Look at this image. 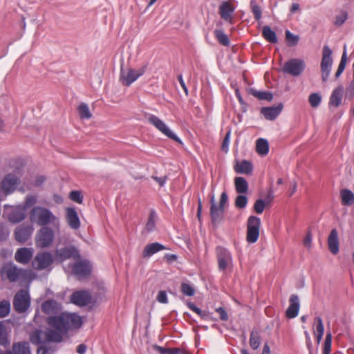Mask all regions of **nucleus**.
<instances>
[{
	"mask_svg": "<svg viewBox=\"0 0 354 354\" xmlns=\"http://www.w3.org/2000/svg\"><path fill=\"white\" fill-rule=\"evenodd\" d=\"M9 235V230L3 225H0V239H6Z\"/></svg>",
	"mask_w": 354,
	"mask_h": 354,
	"instance_id": "nucleus-62",
	"label": "nucleus"
},
{
	"mask_svg": "<svg viewBox=\"0 0 354 354\" xmlns=\"http://www.w3.org/2000/svg\"><path fill=\"white\" fill-rule=\"evenodd\" d=\"M305 62L301 59H290L283 64L282 71L292 76H299L305 70Z\"/></svg>",
	"mask_w": 354,
	"mask_h": 354,
	"instance_id": "nucleus-11",
	"label": "nucleus"
},
{
	"mask_svg": "<svg viewBox=\"0 0 354 354\" xmlns=\"http://www.w3.org/2000/svg\"><path fill=\"white\" fill-rule=\"evenodd\" d=\"M322 101L321 95L317 93H311L308 97V102L313 108H317Z\"/></svg>",
	"mask_w": 354,
	"mask_h": 354,
	"instance_id": "nucleus-43",
	"label": "nucleus"
},
{
	"mask_svg": "<svg viewBox=\"0 0 354 354\" xmlns=\"http://www.w3.org/2000/svg\"><path fill=\"white\" fill-rule=\"evenodd\" d=\"M252 94L261 100L271 101L273 99V95L270 92L268 91H252Z\"/></svg>",
	"mask_w": 354,
	"mask_h": 354,
	"instance_id": "nucleus-40",
	"label": "nucleus"
},
{
	"mask_svg": "<svg viewBox=\"0 0 354 354\" xmlns=\"http://www.w3.org/2000/svg\"><path fill=\"white\" fill-rule=\"evenodd\" d=\"M347 19V13L346 12H342L336 16L335 24L337 26L342 25Z\"/></svg>",
	"mask_w": 354,
	"mask_h": 354,
	"instance_id": "nucleus-56",
	"label": "nucleus"
},
{
	"mask_svg": "<svg viewBox=\"0 0 354 354\" xmlns=\"http://www.w3.org/2000/svg\"><path fill=\"white\" fill-rule=\"evenodd\" d=\"M44 332H42L41 330H36L35 332H34L30 337L31 342L35 344L42 343V341L41 340V337L44 335Z\"/></svg>",
	"mask_w": 354,
	"mask_h": 354,
	"instance_id": "nucleus-53",
	"label": "nucleus"
},
{
	"mask_svg": "<svg viewBox=\"0 0 354 354\" xmlns=\"http://www.w3.org/2000/svg\"><path fill=\"white\" fill-rule=\"evenodd\" d=\"M154 348L161 354H174L176 353L175 349L165 348L158 345L154 346Z\"/></svg>",
	"mask_w": 354,
	"mask_h": 354,
	"instance_id": "nucleus-58",
	"label": "nucleus"
},
{
	"mask_svg": "<svg viewBox=\"0 0 354 354\" xmlns=\"http://www.w3.org/2000/svg\"><path fill=\"white\" fill-rule=\"evenodd\" d=\"M216 312L220 315V319L222 321H227L229 319L228 314L223 307H219L216 309Z\"/></svg>",
	"mask_w": 354,
	"mask_h": 354,
	"instance_id": "nucleus-59",
	"label": "nucleus"
},
{
	"mask_svg": "<svg viewBox=\"0 0 354 354\" xmlns=\"http://www.w3.org/2000/svg\"><path fill=\"white\" fill-rule=\"evenodd\" d=\"M47 323L49 326L55 328L59 332L62 333L66 331L64 313L59 316L49 317L47 319Z\"/></svg>",
	"mask_w": 354,
	"mask_h": 354,
	"instance_id": "nucleus-23",
	"label": "nucleus"
},
{
	"mask_svg": "<svg viewBox=\"0 0 354 354\" xmlns=\"http://www.w3.org/2000/svg\"><path fill=\"white\" fill-rule=\"evenodd\" d=\"M331 345H332V335L330 333H328L326 334L325 341H324L323 354H330Z\"/></svg>",
	"mask_w": 354,
	"mask_h": 354,
	"instance_id": "nucleus-47",
	"label": "nucleus"
},
{
	"mask_svg": "<svg viewBox=\"0 0 354 354\" xmlns=\"http://www.w3.org/2000/svg\"><path fill=\"white\" fill-rule=\"evenodd\" d=\"M234 204L237 208H245L248 204V198L244 195H239L235 199Z\"/></svg>",
	"mask_w": 354,
	"mask_h": 354,
	"instance_id": "nucleus-48",
	"label": "nucleus"
},
{
	"mask_svg": "<svg viewBox=\"0 0 354 354\" xmlns=\"http://www.w3.org/2000/svg\"><path fill=\"white\" fill-rule=\"evenodd\" d=\"M33 231L34 227L31 224L23 223L15 229V240L20 243H24L30 238Z\"/></svg>",
	"mask_w": 354,
	"mask_h": 354,
	"instance_id": "nucleus-15",
	"label": "nucleus"
},
{
	"mask_svg": "<svg viewBox=\"0 0 354 354\" xmlns=\"http://www.w3.org/2000/svg\"><path fill=\"white\" fill-rule=\"evenodd\" d=\"M73 259L78 260L80 254L76 248L73 245L66 246L55 251V259L57 262H63L67 259Z\"/></svg>",
	"mask_w": 354,
	"mask_h": 354,
	"instance_id": "nucleus-13",
	"label": "nucleus"
},
{
	"mask_svg": "<svg viewBox=\"0 0 354 354\" xmlns=\"http://www.w3.org/2000/svg\"><path fill=\"white\" fill-rule=\"evenodd\" d=\"M26 270L19 268L13 263H4L0 269V276L2 280L15 283L22 281L26 278Z\"/></svg>",
	"mask_w": 354,
	"mask_h": 354,
	"instance_id": "nucleus-2",
	"label": "nucleus"
},
{
	"mask_svg": "<svg viewBox=\"0 0 354 354\" xmlns=\"http://www.w3.org/2000/svg\"><path fill=\"white\" fill-rule=\"evenodd\" d=\"M234 169L237 174H250L252 171L253 167L250 162L242 160L241 162H236L234 166Z\"/></svg>",
	"mask_w": 354,
	"mask_h": 354,
	"instance_id": "nucleus-29",
	"label": "nucleus"
},
{
	"mask_svg": "<svg viewBox=\"0 0 354 354\" xmlns=\"http://www.w3.org/2000/svg\"><path fill=\"white\" fill-rule=\"evenodd\" d=\"M261 219L255 216H250L247 221L246 241L249 243H256L259 237Z\"/></svg>",
	"mask_w": 354,
	"mask_h": 354,
	"instance_id": "nucleus-6",
	"label": "nucleus"
},
{
	"mask_svg": "<svg viewBox=\"0 0 354 354\" xmlns=\"http://www.w3.org/2000/svg\"><path fill=\"white\" fill-rule=\"evenodd\" d=\"M37 202V197L33 195H28L26 197L24 204L22 205V207H24L26 209L27 207H29L30 206H32L35 205Z\"/></svg>",
	"mask_w": 354,
	"mask_h": 354,
	"instance_id": "nucleus-55",
	"label": "nucleus"
},
{
	"mask_svg": "<svg viewBox=\"0 0 354 354\" xmlns=\"http://www.w3.org/2000/svg\"><path fill=\"white\" fill-rule=\"evenodd\" d=\"M290 305L286 310V315L289 319H292L298 315L299 310V299L297 295H292L289 299Z\"/></svg>",
	"mask_w": 354,
	"mask_h": 354,
	"instance_id": "nucleus-22",
	"label": "nucleus"
},
{
	"mask_svg": "<svg viewBox=\"0 0 354 354\" xmlns=\"http://www.w3.org/2000/svg\"><path fill=\"white\" fill-rule=\"evenodd\" d=\"M91 271V266L88 261H79L73 265V273L79 278L88 277Z\"/></svg>",
	"mask_w": 354,
	"mask_h": 354,
	"instance_id": "nucleus-17",
	"label": "nucleus"
},
{
	"mask_svg": "<svg viewBox=\"0 0 354 354\" xmlns=\"http://www.w3.org/2000/svg\"><path fill=\"white\" fill-rule=\"evenodd\" d=\"M29 218L32 223L41 227L51 225L57 232H59V218L45 207L35 206L30 212Z\"/></svg>",
	"mask_w": 354,
	"mask_h": 354,
	"instance_id": "nucleus-1",
	"label": "nucleus"
},
{
	"mask_svg": "<svg viewBox=\"0 0 354 354\" xmlns=\"http://www.w3.org/2000/svg\"><path fill=\"white\" fill-rule=\"evenodd\" d=\"M261 337L257 332L252 331L250 334V347L255 350L259 347L261 343Z\"/></svg>",
	"mask_w": 354,
	"mask_h": 354,
	"instance_id": "nucleus-39",
	"label": "nucleus"
},
{
	"mask_svg": "<svg viewBox=\"0 0 354 354\" xmlns=\"http://www.w3.org/2000/svg\"><path fill=\"white\" fill-rule=\"evenodd\" d=\"M156 218L157 215L156 212L154 210H151L148 221L145 225V229L147 232H151L155 229Z\"/></svg>",
	"mask_w": 354,
	"mask_h": 354,
	"instance_id": "nucleus-38",
	"label": "nucleus"
},
{
	"mask_svg": "<svg viewBox=\"0 0 354 354\" xmlns=\"http://www.w3.org/2000/svg\"><path fill=\"white\" fill-rule=\"evenodd\" d=\"M234 185L236 191L239 194H245L248 192V184L243 177H236L234 178Z\"/></svg>",
	"mask_w": 354,
	"mask_h": 354,
	"instance_id": "nucleus-31",
	"label": "nucleus"
},
{
	"mask_svg": "<svg viewBox=\"0 0 354 354\" xmlns=\"http://www.w3.org/2000/svg\"><path fill=\"white\" fill-rule=\"evenodd\" d=\"M55 305V301L52 300L46 301L42 304V310L46 313H52Z\"/></svg>",
	"mask_w": 354,
	"mask_h": 354,
	"instance_id": "nucleus-54",
	"label": "nucleus"
},
{
	"mask_svg": "<svg viewBox=\"0 0 354 354\" xmlns=\"http://www.w3.org/2000/svg\"><path fill=\"white\" fill-rule=\"evenodd\" d=\"M26 216V210L22 205L13 207L8 214V219L12 223H17L22 221Z\"/></svg>",
	"mask_w": 354,
	"mask_h": 354,
	"instance_id": "nucleus-20",
	"label": "nucleus"
},
{
	"mask_svg": "<svg viewBox=\"0 0 354 354\" xmlns=\"http://www.w3.org/2000/svg\"><path fill=\"white\" fill-rule=\"evenodd\" d=\"M282 109L283 105L279 104L277 106L263 107L261 113L266 120H273L280 114Z\"/></svg>",
	"mask_w": 354,
	"mask_h": 354,
	"instance_id": "nucleus-25",
	"label": "nucleus"
},
{
	"mask_svg": "<svg viewBox=\"0 0 354 354\" xmlns=\"http://www.w3.org/2000/svg\"><path fill=\"white\" fill-rule=\"evenodd\" d=\"M314 325L315 326V330L314 331L315 334H316V333L324 334V327L322 319L320 317H316L315 318Z\"/></svg>",
	"mask_w": 354,
	"mask_h": 354,
	"instance_id": "nucleus-49",
	"label": "nucleus"
},
{
	"mask_svg": "<svg viewBox=\"0 0 354 354\" xmlns=\"http://www.w3.org/2000/svg\"><path fill=\"white\" fill-rule=\"evenodd\" d=\"M71 301L79 306H85L91 303V295L86 290L76 291L71 295Z\"/></svg>",
	"mask_w": 354,
	"mask_h": 354,
	"instance_id": "nucleus-16",
	"label": "nucleus"
},
{
	"mask_svg": "<svg viewBox=\"0 0 354 354\" xmlns=\"http://www.w3.org/2000/svg\"><path fill=\"white\" fill-rule=\"evenodd\" d=\"M10 310V304L8 300L0 301V318L6 317Z\"/></svg>",
	"mask_w": 354,
	"mask_h": 354,
	"instance_id": "nucleus-42",
	"label": "nucleus"
},
{
	"mask_svg": "<svg viewBox=\"0 0 354 354\" xmlns=\"http://www.w3.org/2000/svg\"><path fill=\"white\" fill-rule=\"evenodd\" d=\"M252 11L254 15V17L257 21H259L261 18V9L258 5H253L252 6Z\"/></svg>",
	"mask_w": 354,
	"mask_h": 354,
	"instance_id": "nucleus-57",
	"label": "nucleus"
},
{
	"mask_svg": "<svg viewBox=\"0 0 354 354\" xmlns=\"http://www.w3.org/2000/svg\"><path fill=\"white\" fill-rule=\"evenodd\" d=\"M55 229L48 226L42 227L37 233L36 245L41 248H46L51 245L55 239Z\"/></svg>",
	"mask_w": 354,
	"mask_h": 354,
	"instance_id": "nucleus-7",
	"label": "nucleus"
},
{
	"mask_svg": "<svg viewBox=\"0 0 354 354\" xmlns=\"http://www.w3.org/2000/svg\"><path fill=\"white\" fill-rule=\"evenodd\" d=\"M328 245L330 252L337 254L339 252L338 232L336 229H333L328 238Z\"/></svg>",
	"mask_w": 354,
	"mask_h": 354,
	"instance_id": "nucleus-26",
	"label": "nucleus"
},
{
	"mask_svg": "<svg viewBox=\"0 0 354 354\" xmlns=\"http://www.w3.org/2000/svg\"><path fill=\"white\" fill-rule=\"evenodd\" d=\"M158 184L160 186H163L166 182L167 176H162V177H157V176H153L152 177Z\"/></svg>",
	"mask_w": 354,
	"mask_h": 354,
	"instance_id": "nucleus-64",
	"label": "nucleus"
},
{
	"mask_svg": "<svg viewBox=\"0 0 354 354\" xmlns=\"http://www.w3.org/2000/svg\"><path fill=\"white\" fill-rule=\"evenodd\" d=\"M285 35H286V39L288 43V46H294L297 44V43L299 40V37L298 35H295L292 34V32H290V31H289L288 30H286Z\"/></svg>",
	"mask_w": 354,
	"mask_h": 354,
	"instance_id": "nucleus-44",
	"label": "nucleus"
},
{
	"mask_svg": "<svg viewBox=\"0 0 354 354\" xmlns=\"http://www.w3.org/2000/svg\"><path fill=\"white\" fill-rule=\"evenodd\" d=\"M19 171L10 173L4 176L1 183V189L6 195L12 193L19 183Z\"/></svg>",
	"mask_w": 354,
	"mask_h": 354,
	"instance_id": "nucleus-12",
	"label": "nucleus"
},
{
	"mask_svg": "<svg viewBox=\"0 0 354 354\" xmlns=\"http://www.w3.org/2000/svg\"><path fill=\"white\" fill-rule=\"evenodd\" d=\"M311 242H312V235L310 232H308L307 235L304 239V245L306 248H310L311 246Z\"/></svg>",
	"mask_w": 354,
	"mask_h": 354,
	"instance_id": "nucleus-63",
	"label": "nucleus"
},
{
	"mask_svg": "<svg viewBox=\"0 0 354 354\" xmlns=\"http://www.w3.org/2000/svg\"><path fill=\"white\" fill-rule=\"evenodd\" d=\"M33 256V250L30 248H21L17 250L15 259L17 263L23 265L28 264Z\"/></svg>",
	"mask_w": 354,
	"mask_h": 354,
	"instance_id": "nucleus-18",
	"label": "nucleus"
},
{
	"mask_svg": "<svg viewBox=\"0 0 354 354\" xmlns=\"http://www.w3.org/2000/svg\"><path fill=\"white\" fill-rule=\"evenodd\" d=\"M66 330L80 328L83 321L80 316L75 313H64Z\"/></svg>",
	"mask_w": 354,
	"mask_h": 354,
	"instance_id": "nucleus-21",
	"label": "nucleus"
},
{
	"mask_svg": "<svg viewBox=\"0 0 354 354\" xmlns=\"http://www.w3.org/2000/svg\"><path fill=\"white\" fill-rule=\"evenodd\" d=\"M256 151L261 156H266L269 151V145L268 141L263 138H259L257 140Z\"/></svg>",
	"mask_w": 354,
	"mask_h": 354,
	"instance_id": "nucleus-34",
	"label": "nucleus"
},
{
	"mask_svg": "<svg viewBox=\"0 0 354 354\" xmlns=\"http://www.w3.org/2000/svg\"><path fill=\"white\" fill-rule=\"evenodd\" d=\"M342 204L343 205H351L354 203V194L349 189H344L340 192Z\"/></svg>",
	"mask_w": 354,
	"mask_h": 354,
	"instance_id": "nucleus-32",
	"label": "nucleus"
},
{
	"mask_svg": "<svg viewBox=\"0 0 354 354\" xmlns=\"http://www.w3.org/2000/svg\"><path fill=\"white\" fill-rule=\"evenodd\" d=\"M62 332L59 330H48L44 333L45 339L48 342H59L62 339Z\"/></svg>",
	"mask_w": 354,
	"mask_h": 354,
	"instance_id": "nucleus-35",
	"label": "nucleus"
},
{
	"mask_svg": "<svg viewBox=\"0 0 354 354\" xmlns=\"http://www.w3.org/2000/svg\"><path fill=\"white\" fill-rule=\"evenodd\" d=\"M234 11V8L228 1H224L219 7V14L221 17L225 21L232 23V13Z\"/></svg>",
	"mask_w": 354,
	"mask_h": 354,
	"instance_id": "nucleus-24",
	"label": "nucleus"
},
{
	"mask_svg": "<svg viewBox=\"0 0 354 354\" xmlns=\"http://www.w3.org/2000/svg\"><path fill=\"white\" fill-rule=\"evenodd\" d=\"M181 292L187 296H193L195 293L194 289L187 283H182Z\"/></svg>",
	"mask_w": 354,
	"mask_h": 354,
	"instance_id": "nucleus-51",
	"label": "nucleus"
},
{
	"mask_svg": "<svg viewBox=\"0 0 354 354\" xmlns=\"http://www.w3.org/2000/svg\"><path fill=\"white\" fill-rule=\"evenodd\" d=\"M14 354H30V344L27 342H19L12 344Z\"/></svg>",
	"mask_w": 354,
	"mask_h": 354,
	"instance_id": "nucleus-30",
	"label": "nucleus"
},
{
	"mask_svg": "<svg viewBox=\"0 0 354 354\" xmlns=\"http://www.w3.org/2000/svg\"><path fill=\"white\" fill-rule=\"evenodd\" d=\"M332 65V50L327 45H325L323 47L322 58L320 64L322 79L323 82H326L328 80L330 73Z\"/></svg>",
	"mask_w": 354,
	"mask_h": 354,
	"instance_id": "nucleus-9",
	"label": "nucleus"
},
{
	"mask_svg": "<svg viewBox=\"0 0 354 354\" xmlns=\"http://www.w3.org/2000/svg\"><path fill=\"white\" fill-rule=\"evenodd\" d=\"M230 134H231L230 131H227L224 139H223V144H222V149L223 151L227 150V148H228V146L230 144Z\"/></svg>",
	"mask_w": 354,
	"mask_h": 354,
	"instance_id": "nucleus-60",
	"label": "nucleus"
},
{
	"mask_svg": "<svg viewBox=\"0 0 354 354\" xmlns=\"http://www.w3.org/2000/svg\"><path fill=\"white\" fill-rule=\"evenodd\" d=\"M147 120L151 125L156 128L163 135L180 144H183L181 140L178 136H176L166 125V124L159 118L151 114L148 117Z\"/></svg>",
	"mask_w": 354,
	"mask_h": 354,
	"instance_id": "nucleus-10",
	"label": "nucleus"
},
{
	"mask_svg": "<svg viewBox=\"0 0 354 354\" xmlns=\"http://www.w3.org/2000/svg\"><path fill=\"white\" fill-rule=\"evenodd\" d=\"M30 306V297L27 290H20L13 299V307L18 313H25Z\"/></svg>",
	"mask_w": 354,
	"mask_h": 354,
	"instance_id": "nucleus-8",
	"label": "nucleus"
},
{
	"mask_svg": "<svg viewBox=\"0 0 354 354\" xmlns=\"http://www.w3.org/2000/svg\"><path fill=\"white\" fill-rule=\"evenodd\" d=\"M187 307L196 313L198 316L201 317V318L203 319H207L209 317V313L205 311L201 310L198 307H197L194 303L189 302L187 303Z\"/></svg>",
	"mask_w": 354,
	"mask_h": 354,
	"instance_id": "nucleus-41",
	"label": "nucleus"
},
{
	"mask_svg": "<svg viewBox=\"0 0 354 354\" xmlns=\"http://www.w3.org/2000/svg\"><path fill=\"white\" fill-rule=\"evenodd\" d=\"M165 249H166V248L163 245L157 242L147 244L142 251V257L144 258L149 257L155 253Z\"/></svg>",
	"mask_w": 354,
	"mask_h": 354,
	"instance_id": "nucleus-28",
	"label": "nucleus"
},
{
	"mask_svg": "<svg viewBox=\"0 0 354 354\" xmlns=\"http://www.w3.org/2000/svg\"><path fill=\"white\" fill-rule=\"evenodd\" d=\"M8 343L6 326L2 322H0V345L6 346Z\"/></svg>",
	"mask_w": 354,
	"mask_h": 354,
	"instance_id": "nucleus-45",
	"label": "nucleus"
},
{
	"mask_svg": "<svg viewBox=\"0 0 354 354\" xmlns=\"http://www.w3.org/2000/svg\"><path fill=\"white\" fill-rule=\"evenodd\" d=\"M216 256L220 271L225 272L227 268H232V255L227 248L223 246H217L216 248Z\"/></svg>",
	"mask_w": 354,
	"mask_h": 354,
	"instance_id": "nucleus-5",
	"label": "nucleus"
},
{
	"mask_svg": "<svg viewBox=\"0 0 354 354\" xmlns=\"http://www.w3.org/2000/svg\"><path fill=\"white\" fill-rule=\"evenodd\" d=\"M157 300L162 304H167L168 302L167 296L165 291L161 290L158 292Z\"/></svg>",
	"mask_w": 354,
	"mask_h": 354,
	"instance_id": "nucleus-61",
	"label": "nucleus"
},
{
	"mask_svg": "<svg viewBox=\"0 0 354 354\" xmlns=\"http://www.w3.org/2000/svg\"><path fill=\"white\" fill-rule=\"evenodd\" d=\"M147 68V64H145L138 70L130 68L126 71L123 67L121 66L120 81L123 85L129 86L133 82H134L145 73Z\"/></svg>",
	"mask_w": 354,
	"mask_h": 354,
	"instance_id": "nucleus-4",
	"label": "nucleus"
},
{
	"mask_svg": "<svg viewBox=\"0 0 354 354\" xmlns=\"http://www.w3.org/2000/svg\"><path fill=\"white\" fill-rule=\"evenodd\" d=\"M69 198L73 201H75L79 204L82 203L83 196L81 192L79 191H72L69 194Z\"/></svg>",
	"mask_w": 354,
	"mask_h": 354,
	"instance_id": "nucleus-52",
	"label": "nucleus"
},
{
	"mask_svg": "<svg viewBox=\"0 0 354 354\" xmlns=\"http://www.w3.org/2000/svg\"><path fill=\"white\" fill-rule=\"evenodd\" d=\"M77 112L81 119H90L92 117L88 106L85 103H81L78 106Z\"/></svg>",
	"mask_w": 354,
	"mask_h": 354,
	"instance_id": "nucleus-36",
	"label": "nucleus"
},
{
	"mask_svg": "<svg viewBox=\"0 0 354 354\" xmlns=\"http://www.w3.org/2000/svg\"><path fill=\"white\" fill-rule=\"evenodd\" d=\"M53 263V257L48 252H41L36 254L32 261L35 270H43L50 267Z\"/></svg>",
	"mask_w": 354,
	"mask_h": 354,
	"instance_id": "nucleus-14",
	"label": "nucleus"
},
{
	"mask_svg": "<svg viewBox=\"0 0 354 354\" xmlns=\"http://www.w3.org/2000/svg\"><path fill=\"white\" fill-rule=\"evenodd\" d=\"M65 212L66 221L68 226L73 230H78L81 223L76 209L73 207H66Z\"/></svg>",
	"mask_w": 354,
	"mask_h": 354,
	"instance_id": "nucleus-19",
	"label": "nucleus"
},
{
	"mask_svg": "<svg viewBox=\"0 0 354 354\" xmlns=\"http://www.w3.org/2000/svg\"><path fill=\"white\" fill-rule=\"evenodd\" d=\"M262 35L268 41L275 44L277 42L276 33L268 26H265L262 28Z\"/></svg>",
	"mask_w": 354,
	"mask_h": 354,
	"instance_id": "nucleus-33",
	"label": "nucleus"
},
{
	"mask_svg": "<svg viewBox=\"0 0 354 354\" xmlns=\"http://www.w3.org/2000/svg\"><path fill=\"white\" fill-rule=\"evenodd\" d=\"M266 207V203L262 199H258L256 201L254 205V210L257 214H261L264 211Z\"/></svg>",
	"mask_w": 354,
	"mask_h": 354,
	"instance_id": "nucleus-50",
	"label": "nucleus"
},
{
	"mask_svg": "<svg viewBox=\"0 0 354 354\" xmlns=\"http://www.w3.org/2000/svg\"><path fill=\"white\" fill-rule=\"evenodd\" d=\"M346 50H344L343 55L342 56L341 61L339 64L338 68L335 73L336 78H338L342 75L343 71H344L345 67H346Z\"/></svg>",
	"mask_w": 354,
	"mask_h": 354,
	"instance_id": "nucleus-46",
	"label": "nucleus"
},
{
	"mask_svg": "<svg viewBox=\"0 0 354 354\" xmlns=\"http://www.w3.org/2000/svg\"><path fill=\"white\" fill-rule=\"evenodd\" d=\"M228 201V196L226 192H223L220 198L219 206L214 203V196L211 198L210 216L212 222L214 224L219 223L223 218V213L225 205Z\"/></svg>",
	"mask_w": 354,
	"mask_h": 354,
	"instance_id": "nucleus-3",
	"label": "nucleus"
},
{
	"mask_svg": "<svg viewBox=\"0 0 354 354\" xmlns=\"http://www.w3.org/2000/svg\"><path fill=\"white\" fill-rule=\"evenodd\" d=\"M214 35L218 41L225 46H229L230 45V41L227 35H225L223 30L216 29L214 31Z\"/></svg>",
	"mask_w": 354,
	"mask_h": 354,
	"instance_id": "nucleus-37",
	"label": "nucleus"
},
{
	"mask_svg": "<svg viewBox=\"0 0 354 354\" xmlns=\"http://www.w3.org/2000/svg\"><path fill=\"white\" fill-rule=\"evenodd\" d=\"M342 93L343 88L342 86H338L333 91L329 99L328 104L330 107L337 108L340 105L343 96Z\"/></svg>",
	"mask_w": 354,
	"mask_h": 354,
	"instance_id": "nucleus-27",
	"label": "nucleus"
}]
</instances>
